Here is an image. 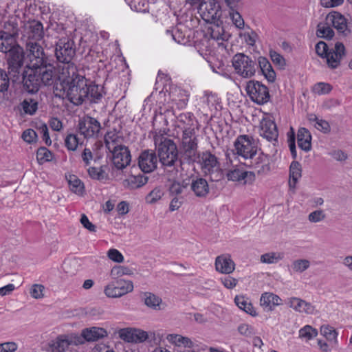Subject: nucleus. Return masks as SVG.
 I'll return each mask as SVG.
<instances>
[{
	"mask_svg": "<svg viewBox=\"0 0 352 352\" xmlns=\"http://www.w3.org/2000/svg\"><path fill=\"white\" fill-rule=\"evenodd\" d=\"M188 100L189 94L188 91L179 87H172L168 94V107L164 112L172 111L175 107L177 109L186 108Z\"/></svg>",
	"mask_w": 352,
	"mask_h": 352,
	"instance_id": "11",
	"label": "nucleus"
},
{
	"mask_svg": "<svg viewBox=\"0 0 352 352\" xmlns=\"http://www.w3.org/2000/svg\"><path fill=\"white\" fill-rule=\"evenodd\" d=\"M56 56L59 63L56 66L51 64L57 74L61 72L60 67L63 65L72 64L70 61L73 56L75 55V49L73 47V43L70 41L62 42L60 41L56 48Z\"/></svg>",
	"mask_w": 352,
	"mask_h": 352,
	"instance_id": "12",
	"label": "nucleus"
},
{
	"mask_svg": "<svg viewBox=\"0 0 352 352\" xmlns=\"http://www.w3.org/2000/svg\"><path fill=\"white\" fill-rule=\"evenodd\" d=\"M38 100L32 98H26L20 103L19 108L21 114L33 116L38 109Z\"/></svg>",
	"mask_w": 352,
	"mask_h": 352,
	"instance_id": "31",
	"label": "nucleus"
},
{
	"mask_svg": "<svg viewBox=\"0 0 352 352\" xmlns=\"http://www.w3.org/2000/svg\"><path fill=\"white\" fill-rule=\"evenodd\" d=\"M80 144L77 135L69 134L65 138V145L69 151H76Z\"/></svg>",
	"mask_w": 352,
	"mask_h": 352,
	"instance_id": "55",
	"label": "nucleus"
},
{
	"mask_svg": "<svg viewBox=\"0 0 352 352\" xmlns=\"http://www.w3.org/2000/svg\"><path fill=\"white\" fill-rule=\"evenodd\" d=\"M327 217L324 210L319 209L310 212L307 217L308 221L312 223L323 221Z\"/></svg>",
	"mask_w": 352,
	"mask_h": 352,
	"instance_id": "56",
	"label": "nucleus"
},
{
	"mask_svg": "<svg viewBox=\"0 0 352 352\" xmlns=\"http://www.w3.org/2000/svg\"><path fill=\"white\" fill-rule=\"evenodd\" d=\"M131 9L138 12H144L148 9L147 0H124Z\"/></svg>",
	"mask_w": 352,
	"mask_h": 352,
	"instance_id": "48",
	"label": "nucleus"
},
{
	"mask_svg": "<svg viewBox=\"0 0 352 352\" xmlns=\"http://www.w3.org/2000/svg\"><path fill=\"white\" fill-rule=\"evenodd\" d=\"M318 334V330L311 325L307 324L300 329L298 331L299 338L308 342L316 338Z\"/></svg>",
	"mask_w": 352,
	"mask_h": 352,
	"instance_id": "44",
	"label": "nucleus"
},
{
	"mask_svg": "<svg viewBox=\"0 0 352 352\" xmlns=\"http://www.w3.org/2000/svg\"><path fill=\"white\" fill-rule=\"evenodd\" d=\"M247 45L254 46L258 39V34L253 30L245 31L240 34Z\"/></svg>",
	"mask_w": 352,
	"mask_h": 352,
	"instance_id": "57",
	"label": "nucleus"
},
{
	"mask_svg": "<svg viewBox=\"0 0 352 352\" xmlns=\"http://www.w3.org/2000/svg\"><path fill=\"white\" fill-rule=\"evenodd\" d=\"M316 34L319 37L331 38L333 36L334 32L327 23H320L318 25Z\"/></svg>",
	"mask_w": 352,
	"mask_h": 352,
	"instance_id": "51",
	"label": "nucleus"
},
{
	"mask_svg": "<svg viewBox=\"0 0 352 352\" xmlns=\"http://www.w3.org/2000/svg\"><path fill=\"white\" fill-rule=\"evenodd\" d=\"M332 90V86L327 82H320L312 87V91L317 95L328 94Z\"/></svg>",
	"mask_w": 352,
	"mask_h": 352,
	"instance_id": "52",
	"label": "nucleus"
},
{
	"mask_svg": "<svg viewBox=\"0 0 352 352\" xmlns=\"http://www.w3.org/2000/svg\"><path fill=\"white\" fill-rule=\"evenodd\" d=\"M16 45L18 44L16 39L12 34L4 31L0 32V52L8 53Z\"/></svg>",
	"mask_w": 352,
	"mask_h": 352,
	"instance_id": "28",
	"label": "nucleus"
},
{
	"mask_svg": "<svg viewBox=\"0 0 352 352\" xmlns=\"http://www.w3.org/2000/svg\"><path fill=\"white\" fill-rule=\"evenodd\" d=\"M144 300L145 305L155 310H160L163 309V303L161 298L154 294L146 292L144 294Z\"/></svg>",
	"mask_w": 352,
	"mask_h": 352,
	"instance_id": "37",
	"label": "nucleus"
},
{
	"mask_svg": "<svg viewBox=\"0 0 352 352\" xmlns=\"http://www.w3.org/2000/svg\"><path fill=\"white\" fill-rule=\"evenodd\" d=\"M157 164V158L153 151H144L139 156V167L144 173H151L154 170Z\"/></svg>",
	"mask_w": 352,
	"mask_h": 352,
	"instance_id": "21",
	"label": "nucleus"
},
{
	"mask_svg": "<svg viewBox=\"0 0 352 352\" xmlns=\"http://www.w3.org/2000/svg\"><path fill=\"white\" fill-rule=\"evenodd\" d=\"M307 119L316 129L324 133L330 131V126L329 122L324 120L318 118L315 114H309L307 116Z\"/></svg>",
	"mask_w": 352,
	"mask_h": 352,
	"instance_id": "39",
	"label": "nucleus"
},
{
	"mask_svg": "<svg viewBox=\"0 0 352 352\" xmlns=\"http://www.w3.org/2000/svg\"><path fill=\"white\" fill-rule=\"evenodd\" d=\"M259 134L269 142L276 141L278 132L274 121L270 116L265 115L260 121Z\"/></svg>",
	"mask_w": 352,
	"mask_h": 352,
	"instance_id": "15",
	"label": "nucleus"
},
{
	"mask_svg": "<svg viewBox=\"0 0 352 352\" xmlns=\"http://www.w3.org/2000/svg\"><path fill=\"white\" fill-rule=\"evenodd\" d=\"M61 72L57 74L53 67L52 82L47 85L54 84L55 90L60 91L59 96L66 97L76 105L81 104L87 97L85 90L87 78L78 72L74 64L63 65Z\"/></svg>",
	"mask_w": 352,
	"mask_h": 352,
	"instance_id": "2",
	"label": "nucleus"
},
{
	"mask_svg": "<svg viewBox=\"0 0 352 352\" xmlns=\"http://www.w3.org/2000/svg\"><path fill=\"white\" fill-rule=\"evenodd\" d=\"M133 270L124 265H117L112 267L110 272V276L113 279H118L123 276H132Z\"/></svg>",
	"mask_w": 352,
	"mask_h": 352,
	"instance_id": "43",
	"label": "nucleus"
},
{
	"mask_svg": "<svg viewBox=\"0 0 352 352\" xmlns=\"http://www.w3.org/2000/svg\"><path fill=\"white\" fill-rule=\"evenodd\" d=\"M197 9L206 21H215L221 16V6L217 0H204Z\"/></svg>",
	"mask_w": 352,
	"mask_h": 352,
	"instance_id": "13",
	"label": "nucleus"
},
{
	"mask_svg": "<svg viewBox=\"0 0 352 352\" xmlns=\"http://www.w3.org/2000/svg\"><path fill=\"white\" fill-rule=\"evenodd\" d=\"M324 58H326L328 67L331 69L337 68L340 65L342 58L331 50L327 53Z\"/></svg>",
	"mask_w": 352,
	"mask_h": 352,
	"instance_id": "54",
	"label": "nucleus"
},
{
	"mask_svg": "<svg viewBox=\"0 0 352 352\" xmlns=\"http://www.w3.org/2000/svg\"><path fill=\"white\" fill-rule=\"evenodd\" d=\"M229 16L236 28L241 30L244 28V20L241 14L237 11V9L230 10Z\"/></svg>",
	"mask_w": 352,
	"mask_h": 352,
	"instance_id": "50",
	"label": "nucleus"
},
{
	"mask_svg": "<svg viewBox=\"0 0 352 352\" xmlns=\"http://www.w3.org/2000/svg\"><path fill=\"white\" fill-rule=\"evenodd\" d=\"M107 331L104 328L92 327L83 329L80 338L82 340L84 339L89 342H94L107 337Z\"/></svg>",
	"mask_w": 352,
	"mask_h": 352,
	"instance_id": "27",
	"label": "nucleus"
},
{
	"mask_svg": "<svg viewBox=\"0 0 352 352\" xmlns=\"http://www.w3.org/2000/svg\"><path fill=\"white\" fill-rule=\"evenodd\" d=\"M147 177L142 175H131L124 180L126 186L131 189H135L142 187L147 183Z\"/></svg>",
	"mask_w": 352,
	"mask_h": 352,
	"instance_id": "40",
	"label": "nucleus"
},
{
	"mask_svg": "<svg viewBox=\"0 0 352 352\" xmlns=\"http://www.w3.org/2000/svg\"><path fill=\"white\" fill-rule=\"evenodd\" d=\"M104 142L107 148L109 151H112L116 148L120 147L122 142L121 135L116 130L109 131L104 136Z\"/></svg>",
	"mask_w": 352,
	"mask_h": 352,
	"instance_id": "32",
	"label": "nucleus"
},
{
	"mask_svg": "<svg viewBox=\"0 0 352 352\" xmlns=\"http://www.w3.org/2000/svg\"><path fill=\"white\" fill-rule=\"evenodd\" d=\"M199 164L205 174H211L219 170V162L217 157L206 151L199 156Z\"/></svg>",
	"mask_w": 352,
	"mask_h": 352,
	"instance_id": "18",
	"label": "nucleus"
},
{
	"mask_svg": "<svg viewBox=\"0 0 352 352\" xmlns=\"http://www.w3.org/2000/svg\"><path fill=\"white\" fill-rule=\"evenodd\" d=\"M245 91L250 98L258 104H265L270 98L268 88L256 80L248 82Z\"/></svg>",
	"mask_w": 352,
	"mask_h": 352,
	"instance_id": "10",
	"label": "nucleus"
},
{
	"mask_svg": "<svg viewBox=\"0 0 352 352\" xmlns=\"http://www.w3.org/2000/svg\"><path fill=\"white\" fill-rule=\"evenodd\" d=\"M320 332L327 340L333 342L336 345L338 344V332L333 327L323 324L320 327Z\"/></svg>",
	"mask_w": 352,
	"mask_h": 352,
	"instance_id": "42",
	"label": "nucleus"
},
{
	"mask_svg": "<svg viewBox=\"0 0 352 352\" xmlns=\"http://www.w3.org/2000/svg\"><path fill=\"white\" fill-rule=\"evenodd\" d=\"M301 166L296 161L291 163L289 167V185L291 188H294L298 180L301 177Z\"/></svg>",
	"mask_w": 352,
	"mask_h": 352,
	"instance_id": "38",
	"label": "nucleus"
},
{
	"mask_svg": "<svg viewBox=\"0 0 352 352\" xmlns=\"http://www.w3.org/2000/svg\"><path fill=\"white\" fill-rule=\"evenodd\" d=\"M23 140L28 143L36 142L37 138L36 133L32 129H26L22 134Z\"/></svg>",
	"mask_w": 352,
	"mask_h": 352,
	"instance_id": "64",
	"label": "nucleus"
},
{
	"mask_svg": "<svg viewBox=\"0 0 352 352\" xmlns=\"http://www.w3.org/2000/svg\"><path fill=\"white\" fill-rule=\"evenodd\" d=\"M154 142L157 150L160 161L163 166H172L177 161L178 151L175 142L160 131L154 135Z\"/></svg>",
	"mask_w": 352,
	"mask_h": 352,
	"instance_id": "4",
	"label": "nucleus"
},
{
	"mask_svg": "<svg viewBox=\"0 0 352 352\" xmlns=\"http://www.w3.org/2000/svg\"><path fill=\"white\" fill-rule=\"evenodd\" d=\"M166 340L177 347L191 348L193 346L192 340L186 336L177 333H169L166 336Z\"/></svg>",
	"mask_w": 352,
	"mask_h": 352,
	"instance_id": "29",
	"label": "nucleus"
},
{
	"mask_svg": "<svg viewBox=\"0 0 352 352\" xmlns=\"http://www.w3.org/2000/svg\"><path fill=\"white\" fill-rule=\"evenodd\" d=\"M79 130L85 138H94L98 135L100 130V122L89 116L83 117L79 122Z\"/></svg>",
	"mask_w": 352,
	"mask_h": 352,
	"instance_id": "17",
	"label": "nucleus"
},
{
	"mask_svg": "<svg viewBox=\"0 0 352 352\" xmlns=\"http://www.w3.org/2000/svg\"><path fill=\"white\" fill-rule=\"evenodd\" d=\"M53 157L52 153L45 147H41L37 150L36 159L40 164L52 161Z\"/></svg>",
	"mask_w": 352,
	"mask_h": 352,
	"instance_id": "49",
	"label": "nucleus"
},
{
	"mask_svg": "<svg viewBox=\"0 0 352 352\" xmlns=\"http://www.w3.org/2000/svg\"><path fill=\"white\" fill-rule=\"evenodd\" d=\"M326 20L328 23L332 24L340 32L344 33L347 30V20L338 12L333 11L329 12L326 17Z\"/></svg>",
	"mask_w": 352,
	"mask_h": 352,
	"instance_id": "25",
	"label": "nucleus"
},
{
	"mask_svg": "<svg viewBox=\"0 0 352 352\" xmlns=\"http://www.w3.org/2000/svg\"><path fill=\"white\" fill-rule=\"evenodd\" d=\"M70 190L76 194H82L84 189L82 182L74 175L67 177Z\"/></svg>",
	"mask_w": 352,
	"mask_h": 352,
	"instance_id": "45",
	"label": "nucleus"
},
{
	"mask_svg": "<svg viewBox=\"0 0 352 352\" xmlns=\"http://www.w3.org/2000/svg\"><path fill=\"white\" fill-rule=\"evenodd\" d=\"M163 195L164 192L160 188H155L146 197V201L148 204H154L159 201Z\"/></svg>",
	"mask_w": 352,
	"mask_h": 352,
	"instance_id": "58",
	"label": "nucleus"
},
{
	"mask_svg": "<svg viewBox=\"0 0 352 352\" xmlns=\"http://www.w3.org/2000/svg\"><path fill=\"white\" fill-rule=\"evenodd\" d=\"M310 267V261L307 259H297L292 263V268L294 272L302 273Z\"/></svg>",
	"mask_w": 352,
	"mask_h": 352,
	"instance_id": "53",
	"label": "nucleus"
},
{
	"mask_svg": "<svg viewBox=\"0 0 352 352\" xmlns=\"http://www.w3.org/2000/svg\"><path fill=\"white\" fill-rule=\"evenodd\" d=\"M204 108L210 111L211 116H215L221 109L219 98L214 94L207 95L204 100Z\"/></svg>",
	"mask_w": 352,
	"mask_h": 352,
	"instance_id": "30",
	"label": "nucleus"
},
{
	"mask_svg": "<svg viewBox=\"0 0 352 352\" xmlns=\"http://www.w3.org/2000/svg\"><path fill=\"white\" fill-rule=\"evenodd\" d=\"M182 25H178L173 28L171 31L167 30L166 34L170 35L173 39L179 44H185L188 42V38L186 32L183 30Z\"/></svg>",
	"mask_w": 352,
	"mask_h": 352,
	"instance_id": "41",
	"label": "nucleus"
},
{
	"mask_svg": "<svg viewBox=\"0 0 352 352\" xmlns=\"http://www.w3.org/2000/svg\"><path fill=\"white\" fill-rule=\"evenodd\" d=\"M187 184L180 183L179 182H174L170 185L169 190L172 195H178L184 192L186 188Z\"/></svg>",
	"mask_w": 352,
	"mask_h": 352,
	"instance_id": "62",
	"label": "nucleus"
},
{
	"mask_svg": "<svg viewBox=\"0 0 352 352\" xmlns=\"http://www.w3.org/2000/svg\"><path fill=\"white\" fill-rule=\"evenodd\" d=\"M134 289L131 280L125 279H114L104 287V293L108 298H120L131 292Z\"/></svg>",
	"mask_w": 352,
	"mask_h": 352,
	"instance_id": "8",
	"label": "nucleus"
},
{
	"mask_svg": "<svg viewBox=\"0 0 352 352\" xmlns=\"http://www.w3.org/2000/svg\"><path fill=\"white\" fill-rule=\"evenodd\" d=\"M253 157L251 161L250 167L254 169L258 175H265L270 170V166L268 157L261 153Z\"/></svg>",
	"mask_w": 352,
	"mask_h": 352,
	"instance_id": "23",
	"label": "nucleus"
},
{
	"mask_svg": "<svg viewBox=\"0 0 352 352\" xmlns=\"http://www.w3.org/2000/svg\"><path fill=\"white\" fill-rule=\"evenodd\" d=\"M244 171L245 170L242 168H234L228 172L227 175L228 179L234 182H241Z\"/></svg>",
	"mask_w": 352,
	"mask_h": 352,
	"instance_id": "59",
	"label": "nucleus"
},
{
	"mask_svg": "<svg viewBox=\"0 0 352 352\" xmlns=\"http://www.w3.org/2000/svg\"><path fill=\"white\" fill-rule=\"evenodd\" d=\"M198 140L196 131L182 133L181 139V148L185 156L194 160L197 154Z\"/></svg>",
	"mask_w": 352,
	"mask_h": 352,
	"instance_id": "14",
	"label": "nucleus"
},
{
	"mask_svg": "<svg viewBox=\"0 0 352 352\" xmlns=\"http://www.w3.org/2000/svg\"><path fill=\"white\" fill-rule=\"evenodd\" d=\"M232 65L235 73L242 78H251L255 74V62L243 53L236 54L232 57Z\"/></svg>",
	"mask_w": 352,
	"mask_h": 352,
	"instance_id": "5",
	"label": "nucleus"
},
{
	"mask_svg": "<svg viewBox=\"0 0 352 352\" xmlns=\"http://www.w3.org/2000/svg\"><path fill=\"white\" fill-rule=\"evenodd\" d=\"M259 302L265 311H273L283 304V300L277 294L266 292L261 294Z\"/></svg>",
	"mask_w": 352,
	"mask_h": 352,
	"instance_id": "22",
	"label": "nucleus"
},
{
	"mask_svg": "<svg viewBox=\"0 0 352 352\" xmlns=\"http://www.w3.org/2000/svg\"><path fill=\"white\" fill-rule=\"evenodd\" d=\"M209 36H206L201 41L199 52L204 55L215 56L217 53L226 51L228 40L230 35L219 25H212L209 28Z\"/></svg>",
	"mask_w": 352,
	"mask_h": 352,
	"instance_id": "3",
	"label": "nucleus"
},
{
	"mask_svg": "<svg viewBox=\"0 0 352 352\" xmlns=\"http://www.w3.org/2000/svg\"><path fill=\"white\" fill-rule=\"evenodd\" d=\"M220 281L226 288L229 289L235 287L238 283L237 279L230 276L221 277Z\"/></svg>",
	"mask_w": 352,
	"mask_h": 352,
	"instance_id": "63",
	"label": "nucleus"
},
{
	"mask_svg": "<svg viewBox=\"0 0 352 352\" xmlns=\"http://www.w3.org/2000/svg\"><path fill=\"white\" fill-rule=\"evenodd\" d=\"M111 152L113 153V163L118 169H123L130 164L131 153L125 146H120Z\"/></svg>",
	"mask_w": 352,
	"mask_h": 352,
	"instance_id": "20",
	"label": "nucleus"
},
{
	"mask_svg": "<svg viewBox=\"0 0 352 352\" xmlns=\"http://www.w3.org/2000/svg\"><path fill=\"white\" fill-rule=\"evenodd\" d=\"M119 338L128 343H142L148 338L155 339V331H146L141 329L126 327L118 331Z\"/></svg>",
	"mask_w": 352,
	"mask_h": 352,
	"instance_id": "6",
	"label": "nucleus"
},
{
	"mask_svg": "<svg viewBox=\"0 0 352 352\" xmlns=\"http://www.w3.org/2000/svg\"><path fill=\"white\" fill-rule=\"evenodd\" d=\"M175 126L182 131V133L188 131L193 132L197 130V121L192 113L186 112L179 114L175 121Z\"/></svg>",
	"mask_w": 352,
	"mask_h": 352,
	"instance_id": "19",
	"label": "nucleus"
},
{
	"mask_svg": "<svg viewBox=\"0 0 352 352\" xmlns=\"http://www.w3.org/2000/svg\"><path fill=\"white\" fill-rule=\"evenodd\" d=\"M234 302L240 309L244 311L245 313L252 316H257V312L248 298L242 295L236 296Z\"/></svg>",
	"mask_w": 352,
	"mask_h": 352,
	"instance_id": "33",
	"label": "nucleus"
},
{
	"mask_svg": "<svg viewBox=\"0 0 352 352\" xmlns=\"http://www.w3.org/2000/svg\"><path fill=\"white\" fill-rule=\"evenodd\" d=\"M311 135L310 132L305 128H301L298 131V146L305 151H309L311 148Z\"/></svg>",
	"mask_w": 352,
	"mask_h": 352,
	"instance_id": "35",
	"label": "nucleus"
},
{
	"mask_svg": "<svg viewBox=\"0 0 352 352\" xmlns=\"http://www.w3.org/2000/svg\"><path fill=\"white\" fill-rule=\"evenodd\" d=\"M283 258V254L278 252H271L261 256L260 261L263 263L274 264L278 263Z\"/></svg>",
	"mask_w": 352,
	"mask_h": 352,
	"instance_id": "46",
	"label": "nucleus"
},
{
	"mask_svg": "<svg viewBox=\"0 0 352 352\" xmlns=\"http://www.w3.org/2000/svg\"><path fill=\"white\" fill-rule=\"evenodd\" d=\"M45 287L41 284H34L32 285L30 294L31 296L36 299L42 298L44 296Z\"/></svg>",
	"mask_w": 352,
	"mask_h": 352,
	"instance_id": "60",
	"label": "nucleus"
},
{
	"mask_svg": "<svg viewBox=\"0 0 352 352\" xmlns=\"http://www.w3.org/2000/svg\"><path fill=\"white\" fill-rule=\"evenodd\" d=\"M107 256L110 260L116 263H122L124 256L117 249L111 248L107 252Z\"/></svg>",
	"mask_w": 352,
	"mask_h": 352,
	"instance_id": "61",
	"label": "nucleus"
},
{
	"mask_svg": "<svg viewBox=\"0 0 352 352\" xmlns=\"http://www.w3.org/2000/svg\"><path fill=\"white\" fill-rule=\"evenodd\" d=\"M258 62L261 72L265 78L269 82H274L276 79V73L269 60L265 57L260 56L258 59Z\"/></svg>",
	"mask_w": 352,
	"mask_h": 352,
	"instance_id": "34",
	"label": "nucleus"
},
{
	"mask_svg": "<svg viewBox=\"0 0 352 352\" xmlns=\"http://www.w3.org/2000/svg\"><path fill=\"white\" fill-rule=\"evenodd\" d=\"M215 268L222 274H230L234 270L235 265L229 255L223 254L216 258Z\"/></svg>",
	"mask_w": 352,
	"mask_h": 352,
	"instance_id": "26",
	"label": "nucleus"
},
{
	"mask_svg": "<svg viewBox=\"0 0 352 352\" xmlns=\"http://www.w3.org/2000/svg\"><path fill=\"white\" fill-rule=\"evenodd\" d=\"M25 34L30 40L40 41L44 35L43 24L38 21H29L25 25Z\"/></svg>",
	"mask_w": 352,
	"mask_h": 352,
	"instance_id": "24",
	"label": "nucleus"
},
{
	"mask_svg": "<svg viewBox=\"0 0 352 352\" xmlns=\"http://www.w3.org/2000/svg\"><path fill=\"white\" fill-rule=\"evenodd\" d=\"M287 305L294 311L306 315L316 314V306L298 297H289L286 300Z\"/></svg>",
	"mask_w": 352,
	"mask_h": 352,
	"instance_id": "16",
	"label": "nucleus"
},
{
	"mask_svg": "<svg viewBox=\"0 0 352 352\" xmlns=\"http://www.w3.org/2000/svg\"><path fill=\"white\" fill-rule=\"evenodd\" d=\"M80 336L76 333L62 334L47 344V352H65L72 344H81Z\"/></svg>",
	"mask_w": 352,
	"mask_h": 352,
	"instance_id": "9",
	"label": "nucleus"
},
{
	"mask_svg": "<svg viewBox=\"0 0 352 352\" xmlns=\"http://www.w3.org/2000/svg\"><path fill=\"white\" fill-rule=\"evenodd\" d=\"M234 149L244 159H252L257 154V145L252 136L241 135L234 141Z\"/></svg>",
	"mask_w": 352,
	"mask_h": 352,
	"instance_id": "7",
	"label": "nucleus"
},
{
	"mask_svg": "<svg viewBox=\"0 0 352 352\" xmlns=\"http://www.w3.org/2000/svg\"><path fill=\"white\" fill-rule=\"evenodd\" d=\"M191 189L197 197H205L209 192L208 182L203 178L194 180L191 184Z\"/></svg>",
	"mask_w": 352,
	"mask_h": 352,
	"instance_id": "36",
	"label": "nucleus"
},
{
	"mask_svg": "<svg viewBox=\"0 0 352 352\" xmlns=\"http://www.w3.org/2000/svg\"><path fill=\"white\" fill-rule=\"evenodd\" d=\"M8 54L9 72L14 77L21 73L22 66L25 65L27 69L22 74L23 81L29 93H35L42 85L52 82L53 66L48 62L43 47L36 42L30 41L26 52L16 45Z\"/></svg>",
	"mask_w": 352,
	"mask_h": 352,
	"instance_id": "1",
	"label": "nucleus"
},
{
	"mask_svg": "<svg viewBox=\"0 0 352 352\" xmlns=\"http://www.w3.org/2000/svg\"><path fill=\"white\" fill-rule=\"evenodd\" d=\"M85 90L87 92V97L91 100H98L102 97L101 89L99 86L87 79V86Z\"/></svg>",
	"mask_w": 352,
	"mask_h": 352,
	"instance_id": "47",
	"label": "nucleus"
}]
</instances>
